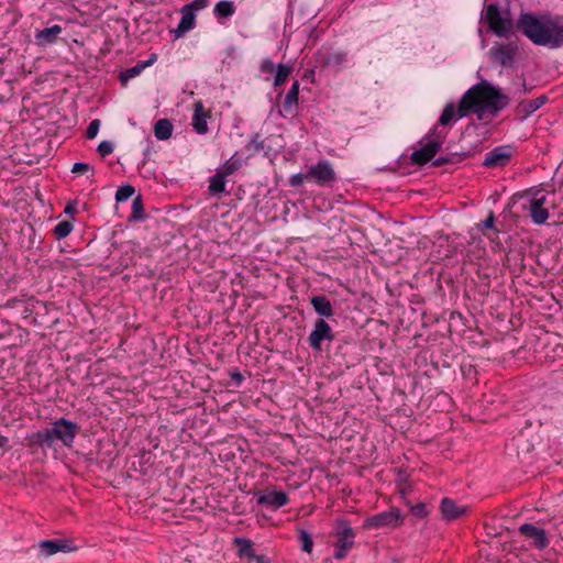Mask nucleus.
<instances>
[{
  "label": "nucleus",
  "mask_w": 563,
  "mask_h": 563,
  "mask_svg": "<svg viewBox=\"0 0 563 563\" xmlns=\"http://www.w3.org/2000/svg\"><path fill=\"white\" fill-rule=\"evenodd\" d=\"M516 27L536 45L550 48L563 46V25L550 14L538 16L531 12H522Z\"/></svg>",
  "instance_id": "f257e3e1"
},
{
  "label": "nucleus",
  "mask_w": 563,
  "mask_h": 563,
  "mask_svg": "<svg viewBox=\"0 0 563 563\" xmlns=\"http://www.w3.org/2000/svg\"><path fill=\"white\" fill-rule=\"evenodd\" d=\"M80 430L81 427L77 422L59 418L51 422V427L27 434L24 438L25 446L29 448L32 454H36L38 450L45 453L46 450L54 448L56 442H60L66 448H71Z\"/></svg>",
  "instance_id": "f03ea898"
},
{
  "label": "nucleus",
  "mask_w": 563,
  "mask_h": 563,
  "mask_svg": "<svg viewBox=\"0 0 563 563\" xmlns=\"http://www.w3.org/2000/svg\"><path fill=\"white\" fill-rule=\"evenodd\" d=\"M487 30L499 37H507L515 27L509 10L501 11L498 3H489L483 16Z\"/></svg>",
  "instance_id": "7ed1b4c3"
},
{
  "label": "nucleus",
  "mask_w": 563,
  "mask_h": 563,
  "mask_svg": "<svg viewBox=\"0 0 563 563\" xmlns=\"http://www.w3.org/2000/svg\"><path fill=\"white\" fill-rule=\"evenodd\" d=\"M333 321L317 318L312 330L307 336V343L314 353L323 354L328 346H332L338 335L332 328Z\"/></svg>",
  "instance_id": "20e7f679"
},
{
  "label": "nucleus",
  "mask_w": 563,
  "mask_h": 563,
  "mask_svg": "<svg viewBox=\"0 0 563 563\" xmlns=\"http://www.w3.org/2000/svg\"><path fill=\"white\" fill-rule=\"evenodd\" d=\"M332 536L335 538L334 542V559L343 560L347 556L349 551L354 545L355 532L351 527L349 520L339 518L334 522Z\"/></svg>",
  "instance_id": "39448f33"
},
{
  "label": "nucleus",
  "mask_w": 563,
  "mask_h": 563,
  "mask_svg": "<svg viewBox=\"0 0 563 563\" xmlns=\"http://www.w3.org/2000/svg\"><path fill=\"white\" fill-rule=\"evenodd\" d=\"M475 89H478L479 97L485 100L486 107H488V112L492 117H495L510 102V98L507 95L503 93L499 88L495 87L487 80L476 84Z\"/></svg>",
  "instance_id": "423d86ee"
},
{
  "label": "nucleus",
  "mask_w": 563,
  "mask_h": 563,
  "mask_svg": "<svg viewBox=\"0 0 563 563\" xmlns=\"http://www.w3.org/2000/svg\"><path fill=\"white\" fill-rule=\"evenodd\" d=\"M486 112H488V107H486L485 100L479 97L478 89H475L474 85L462 96L457 104V115L464 118L474 113L478 120H483Z\"/></svg>",
  "instance_id": "0eeeda50"
},
{
  "label": "nucleus",
  "mask_w": 563,
  "mask_h": 563,
  "mask_svg": "<svg viewBox=\"0 0 563 563\" xmlns=\"http://www.w3.org/2000/svg\"><path fill=\"white\" fill-rule=\"evenodd\" d=\"M405 517L399 508L391 507L387 511H382L367 517L363 522V529L390 528L396 529L404 525Z\"/></svg>",
  "instance_id": "6e6552de"
},
{
  "label": "nucleus",
  "mask_w": 563,
  "mask_h": 563,
  "mask_svg": "<svg viewBox=\"0 0 563 563\" xmlns=\"http://www.w3.org/2000/svg\"><path fill=\"white\" fill-rule=\"evenodd\" d=\"M314 67L320 69L338 70L347 59V53L344 51H332L330 47L322 46L314 53Z\"/></svg>",
  "instance_id": "1a4fd4ad"
},
{
  "label": "nucleus",
  "mask_w": 563,
  "mask_h": 563,
  "mask_svg": "<svg viewBox=\"0 0 563 563\" xmlns=\"http://www.w3.org/2000/svg\"><path fill=\"white\" fill-rule=\"evenodd\" d=\"M308 176L320 187H332L336 181V173L328 159H319L309 166Z\"/></svg>",
  "instance_id": "9d476101"
},
{
  "label": "nucleus",
  "mask_w": 563,
  "mask_h": 563,
  "mask_svg": "<svg viewBox=\"0 0 563 563\" xmlns=\"http://www.w3.org/2000/svg\"><path fill=\"white\" fill-rule=\"evenodd\" d=\"M352 340L350 336H335V342L332 346H328L323 354L325 357L339 366L350 367V361L346 358L347 349L350 347Z\"/></svg>",
  "instance_id": "9b49d317"
},
{
  "label": "nucleus",
  "mask_w": 563,
  "mask_h": 563,
  "mask_svg": "<svg viewBox=\"0 0 563 563\" xmlns=\"http://www.w3.org/2000/svg\"><path fill=\"white\" fill-rule=\"evenodd\" d=\"M299 93H300V84L298 80H295L285 95V98L282 102V106L278 110V114L284 119H294L298 115L299 112Z\"/></svg>",
  "instance_id": "f8f14e48"
},
{
  "label": "nucleus",
  "mask_w": 563,
  "mask_h": 563,
  "mask_svg": "<svg viewBox=\"0 0 563 563\" xmlns=\"http://www.w3.org/2000/svg\"><path fill=\"white\" fill-rule=\"evenodd\" d=\"M514 151V146L511 145L496 146L486 154L482 165L486 168L505 167L511 161Z\"/></svg>",
  "instance_id": "ddd939ff"
},
{
  "label": "nucleus",
  "mask_w": 563,
  "mask_h": 563,
  "mask_svg": "<svg viewBox=\"0 0 563 563\" xmlns=\"http://www.w3.org/2000/svg\"><path fill=\"white\" fill-rule=\"evenodd\" d=\"M519 533L531 540V547L542 551L550 544V539L543 528L537 527L533 523H523L518 529Z\"/></svg>",
  "instance_id": "4468645a"
},
{
  "label": "nucleus",
  "mask_w": 563,
  "mask_h": 563,
  "mask_svg": "<svg viewBox=\"0 0 563 563\" xmlns=\"http://www.w3.org/2000/svg\"><path fill=\"white\" fill-rule=\"evenodd\" d=\"M517 46L512 43H495L490 48L489 54L494 62L504 67H512L515 64V56L517 54Z\"/></svg>",
  "instance_id": "2eb2a0df"
},
{
  "label": "nucleus",
  "mask_w": 563,
  "mask_h": 563,
  "mask_svg": "<svg viewBox=\"0 0 563 563\" xmlns=\"http://www.w3.org/2000/svg\"><path fill=\"white\" fill-rule=\"evenodd\" d=\"M309 302L318 318H324L328 321H336L334 301H332L327 295H313L309 297Z\"/></svg>",
  "instance_id": "dca6fc26"
},
{
  "label": "nucleus",
  "mask_w": 563,
  "mask_h": 563,
  "mask_svg": "<svg viewBox=\"0 0 563 563\" xmlns=\"http://www.w3.org/2000/svg\"><path fill=\"white\" fill-rule=\"evenodd\" d=\"M440 512L444 521H454L470 512L467 506H459L456 501L450 497H443L440 501Z\"/></svg>",
  "instance_id": "f3484780"
},
{
  "label": "nucleus",
  "mask_w": 563,
  "mask_h": 563,
  "mask_svg": "<svg viewBox=\"0 0 563 563\" xmlns=\"http://www.w3.org/2000/svg\"><path fill=\"white\" fill-rule=\"evenodd\" d=\"M439 151V142H427L419 150L412 152L410 159L415 165L424 166L434 158Z\"/></svg>",
  "instance_id": "a211bd4d"
},
{
  "label": "nucleus",
  "mask_w": 563,
  "mask_h": 563,
  "mask_svg": "<svg viewBox=\"0 0 563 563\" xmlns=\"http://www.w3.org/2000/svg\"><path fill=\"white\" fill-rule=\"evenodd\" d=\"M289 501L288 495L283 490H272L261 493L257 496V504L262 506H266L273 510L279 509L280 507L287 505Z\"/></svg>",
  "instance_id": "6ab92c4d"
},
{
  "label": "nucleus",
  "mask_w": 563,
  "mask_h": 563,
  "mask_svg": "<svg viewBox=\"0 0 563 563\" xmlns=\"http://www.w3.org/2000/svg\"><path fill=\"white\" fill-rule=\"evenodd\" d=\"M549 98L547 95H541L532 100H522L520 101L515 111L518 115V120L525 121L528 117L534 113L538 109H540L543 104L548 102Z\"/></svg>",
  "instance_id": "aec40b11"
},
{
  "label": "nucleus",
  "mask_w": 563,
  "mask_h": 563,
  "mask_svg": "<svg viewBox=\"0 0 563 563\" xmlns=\"http://www.w3.org/2000/svg\"><path fill=\"white\" fill-rule=\"evenodd\" d=\"M211 117L210 111H206L201 100L194 103L192 129L198 134H206L209 131L207 119Z\"/></svg>",
  "instance_id": "412c9836"
},
{
  "label": "nucleus",
  "mask_w": 563,
  "mask_h": 563,
  "mask_svg": "<svg viewBox=\"0 0 563 563\" xmlns=\"http://www.w3.org/2000/svg\"><path fill=\"white\" fill-rule=\"evenodd\" d=\"M41 551L45 555H54L58 552L68 553L74 550L70 545V541L66 539H47L42 540L38 543Z\"/></svg>",
  "instance_id": "4be33fe9"
},
{
  "label": "nucleus",
  "mask_w": 563,
  "mask_h": 563,
  "mask_svg": "<svg viewBox=\"0 0 563 563\" xmlns=\"http://www.w3.org/2000/svg\"><path fill=\"white\" fill-rule=\"evenodd\" d=\"M157 54L152 53L146 60H140L133 67L121 71L119 75V80L123 86L126 85L130 79L139 76L146 67L152 66L157 60Z\"/></svg>",
  "instance_id": "5701e85b"
},
{
  "label": "nucleus",
  "mask_w": 563,
  "mask_h": 563,
  "mask_svg": "<svg viewBox=\"0 0 563 563\" xmlns=\"http://www.w3.org/2000/svg\"><path fill=\"white\" fill-rule=\"evenodd\" d=\"M181 18L175 30L172 31L174 33L175 38L183 37L187 32L192 30L196 26V13L188 10L185 5L180 9Z\"/></svg>",
  "instance_id": "b1692460"
},
{
  "label": "nucleus",
  "mask_w": 563,
  "mask_h": 563,
  "mask_svg": "<svg viewBox=\"0 0 563 563\" xmlns=\"http://www.w3.org/2000/svg\"><path fill=\"white\" fill-rule=\"evenodd\" d=\"M63 27L58 24L38 30L35 33V43L38 46L52 45L57 42L58 35L62 33Z\"/></svg>",
  "instance_id": "393cba45"
},
{
  "label": "nucleus",
  "mask_w": 563,
  "mask_h": 563,
  "mask_svg": "<svg viewBox=\"0 0 563 563\" xmlns=\"http://www.w3.org/2000/svg\"><path fill=\"white\" fill-rule=\"evenodd\" d=\"M234 544L238 550V556L240 559H247L252 561L256 552L254 550V542L246 538H235Z\"/></svg>",
  "instance_id": "a878e982"
},
{
  "label": "nucleus",
  "mask_w": 563,
  "mask_h": 563,
  "mask_svg": "<svg viewBox=\"0 0 563 563\" xmlns=\"http://www.w3.org/2000/svg\"><path fill=\"white\" fill-rule=\"evenodd\" d=\"M236 7L233 1L221 0L216 3L213 8V14L219 22L227 20L235 13Z\"/></svg>",
  "instance_id": "bb28decb"
},
{
  "label": "nucleus",
  "mask_w": 563,
  "mask_h": 563,
  "mask_svg": "<svg viewBox=\"0 0 563 563\" xmlns=\"http://www.w3.org/2000/svg\"><path fill=\"white\" fill-rule=\"evenodd\" d=\"M173 123L168 119H159L154 124V135L159 141L168 140L173 134Z\"/></svg>",
  "instance_id": "cd10ccee"
},
{
  "label": "nucleus",
  "mask_w": 563,
  "mask_h": 563,
  "mask_svg": "<svg viewBox=\"0 0 563 563\" xmlns=\"http://www.w3.org/2000/svg\"><path fill=\"white\" fill-rule=\"evenodd\" d=\"M529 216L534 224H543L549 218V211L543 205L529 202Z\"/></svg>",
  "instance_id": "c85d7f7f"
},
{
  "label": "nucleus",
  "mask_w": 563,
  "mask_h": 563,
  "mask_svg": "<svg viewBox=\"0 0 563 563\" xmlns=\"http://www.w3.org/2000/svg\"><path fill=\"white\" fill-rule=\"evenodd\" d=\"M225 176H223L222 174L220 173H216L213 176L210 177L209 179V194L211 196H220L221 194H224L227 192V181H225Z\"/></svg>",
  "instance_id": "c756f323"
},
{
  "label": "nucleus",
  "mask_w": 563,
  "mask_h": 563,
  "mask_svg": "<svg viewBox=\"0 0 563 563\" xmlns=\"http://www.w3.org/2000/svg\"><path fill=\"white\" fill-rule=\"evenodd\" d=\"M146 218H147V214L144 209L143 197L141 195H139L133 199L132 211L129 217V221L130 222H132V221L139 222V221H144Z\"/></svg>",
  "instance_id": "7c9ffc66"
},
{
  "label": "nucleus",
  "mask_w": 563,
  "mask_h": 563,
  "mask_svg": "<svg viewBox=\"0 0 563 563\" xmlns=\"http://www.w3.org/2000/svg\"><path fill=\"white\" fill-rule=\"evenodd\" d=\"M294 67L288 64H278L275 70V77L273 86L275 88L280 87L286 84L289 75L292 73Z\"/></svg>",
  "instance_id": "2f4dec72"
},
{
  "label": "nucleus",
  "mask_w": 563,
  "mask_h": 563,
  "mask_svg": "<svg viewBox=\"0 0 563 563\" xmlns=\"http://www.w3.org/2000/svg\"><path fill=\"white\" fill-rule=\"evenodd\" d=\"M456 118H459L457 108H455V106L453 103H448L444 107V109L439 118L438 125H442V126L449 125Z\"/></svg>",
  "instance_id": "473e14b6"
},
{
  "label": "nucleus",
  "mask_w": 563,
  "mask_h": 563,
  "mask_svg": "<svg viewBox=\"0 0 563 563\" xmlns=\"http://www.w3.org/2000/svg\"><path fill=\"white\" fill-rule=\"evenodd\" d=\"M154 463L155 455L151 451H143L139 457V472L143 475H147Z\"/></svg>",
  "instance_id": "72a5a7b5"
},
{
  "label": "nucleus",
  "mask_w": 563,
  "mask_h": 563,
  "mask_svg": "<svg viewBox=\"0 0 563 563\" xmlns=\"http://www.w3.org/2000/svg\"><path fill=\"white\" fill-rule=\"evenodd\" d=\"M238 155V153H235L231 158H229L224 164L223 166L218 169L217 172L222 174L223 176L228 177L232 174H234L235 172H238L241 166H242V162L240 158H236L235 156Z\"/></svg>",
  "instance_id": "f704fd0d"
},
{
  "label": "nucleus",
  "mask_w": 563,
  "mask_h": 563,
  "mask_svg": "<svg viewBox=\"0 0 563 563\" xmlns=\"http://www.w3.org/2000/svg\"><path fill=\"white\" fill-rule=\"evenodd\" d=\"M73 228L74 225L71 220H63L54 227L53 234L56 240H63L70 234Z\"/></svg>",
  "instance_id": "c9c22d12"
},
{
  "label": "nucleus",
  "mask_w": 563,
  "mask_h": 563,
  "mask_svg": "<svg viewBox=\"0 0 563 563\" xmlns=\"http://www.w3.org/2000/svg\"><path fill=\"white\" fill-rule=\"evenodd\" d=\"M298 540L300 542V549L302 552L311 553L313 548V540L311 534L305 530L300 529L298 531Z\"/></svg>",
  "instance_id": "e433bc0d"
},
{
  "label": "nucleus",
  "mask_w": 563,
  "mask_h": 563,
  "mask_svg": "<svg viewBox=\"0 0 563 563\" xmlns=\"http://www.w3.org/2000/svg\"><path fill=\"white\" fill-rule=\"evenodd\" d=\"M410 508V514L418 519H426L430 515V509L426 503H418L412 505L410 501L407 503Z\"/></svg>",
  "instance_id": "4c0bfd02"
},
{
  "label": "nucleus",
  "mask_w": 563,
  "mask_h": 563,
  "mask_svg": "<svg viewBox=\"0 0 563 563\" xmlns=\"http://www.w3.org/2000/svg\"><path fill=\"white\" fill-rule=\"evenodd\" d=\"M135 194V188L130 184L120 186L115 192V201L124 202Z\"/></svg>",
  "instance_id": "58836bf2"
},
{
  "label": "nucleus",
  "mask_w": 563,
  "mask_h": 563,
  "mask_svg": "<svg viewBox=\"0 0 563 563\" xmlns=\"http://www.w3.org/2000/svg\"><path fill=\"white\" fill-rule=\"evenodd\" d=\"M71 173L73 174H76V175H85L87 173H90V175L88 176V178L90 177H93L95 176V169H93V166H91L90 164L88 163H81V162H77L73 165L71 167Z\"/></svg>",
  "instance_id": "ea45409f"
},
{
  "label": "nucleus",
  "mask_w": 563,
  "mask_h": 563,
  "mask_svg": "<svg viewBox=\"0 0 563 563\" xmlns=\"http://www.w3.org/2000/svg\"><path fill=\"white\" fill-rule=\"evenodd\" d=\"M448 136V131L442 129V130H439L438 129V125H435L428 134V139L429 141L428 142H439L440 144V148L442 147V144L444 142V140L446 139Z\"/></svg>",
  "instance_id": "a19ab883"
},
{
  "label": "nucleus",
  "mask_w": 563,
  "mask_h": 563,
  "mask_svg": "<svg viewBox=\"0 0 563 563\" xmlns=\"http://www.w3.org/2000/svg\"><path fill=\"white\" fill-rule=\"evenodd\" d=\"M461 373H462V376L464 379L466 380H476V376H477V369L475 367V365H473L472 363H465L463 362L461 364Z\"/></svg>",
  "instance_id": "79ce46f5"
},
{
  "label": "nucleus",
  "mask_w": 563,
  "mask_h": 563,
  "mask_svg": "<svg viewBox=\"0 0 563 563\" xmlns=\"http://www.w3.org/2000/svg\"><path fill=\"white\" fill-rule=\"evenodd\" d=\"M496 217L493 211H489L486 219L477 224L478 230L485 234L486 230H493L495 232H499L495 227Z\"/></svg>",
  "instance_id": "37998d69"
},
{
  "label": "nucleus",
  "mask_w": 563,
  "mask_h": 563,
  "mask_svg": "<svg viewBox=\"0 0 563 563\" xmlns=\"http://www.w3.org/2000/svg\"><path fill=\"white\" fill-rule=\"evenodd\" d=\"M444 156L449 159H452V162H449V164L454 165L463 162L467 157L471 156L470 151H461V152H449L445 153Z\"/></svg>",
  "instance_id": "c03bdc74"
},
{
  "label": "nucleus",
  "mask_w": 563,
  "mask_h": 563,
  "mask_svg": "<svg viewBox=\"0 0 563 563\" xmlns=\"http://www.w3.org/2000/svg\"><path fill=\"white\" fill-rule=\"evenodd\" d=\"M253 147L254 153H258L264 148V141L260 140V133L255 132L251 135L250 142L246 144V150Z\"/></svg>",
  "instance_id": "a18cd8bd"
},
{
  "label": "nucleus",
  "mask_w": 563,
  "mask_h": 563,
  "mask_svg": "<svg viewBox=\"0 0 563 563\" xmlns=\"http://www.w3.org/2000/svg\"><path fill=\"white\" fill-rule=\"evenodd\" d=\"M305 180H310V176H308V170L305 174L298 173V174L292 175L288 179V184L291 187H299L303 184Z\"/></svg>",
  "instance_id": "49530a36"
},
{
  "label": "nucleus",
  "mask_w": 563,
  "mask_h": 563,
  "mask_svg": "<svg viewBox=\"0 0 563 563\" xmlns=\"http://www.w3.org/2000/svg\"><path fill=\"white\" fill-rule=\"evenodd\" d=\"M99 129H100V120L99 119L92 120L89 123V125L85 132L86 137L89 140L95 139L99 132Z\"/></svg>",
  "instance_id": "de8ad7c7"
},
{
  "label": "nucleus",
  "mask_w": 563,
  "mask_h": 563,
  "mask_svg": "<svg viewBox=\"0 0 563 563\" xmlns=\"http://www.w3.org/2000/svg\"><path fill=\"white\" fill-rule=\"evenodd\" d=\"M528 194H531V196H532L531 199L529 200V202H537V203L544 206L547 197L543 194L542 189H533L532 188L528 191Z\"/></svg>",
  "instance_id": "09e8293b"
},
{
  "label": "nucleus",
  "mask_w": 563,
  "mask_h": 563,
  "mask_svg": "<svg viewBox=\"0 0 563 563\" xmlns=\"http://www.w3.org/2000/svg\"><path fill=\"white\" fill-rule=\"evenodd\" d=\"M210 0H194L187 4H185L188 10L196 13L197 11H200L209 5Z\"/></svg>",
  "instance_id": "8fccbe9b"
},
{
  "label": "nucleus",
  "mask_w": 563,
  "mask_h": 563,
  "mask_svg": "<svg viewBox=\"0 0 563 563\" xmlns=\"http://www.w3.org/2000/svg\"><path fill=\"white\" fill-rule=\"evenodd\" d=\"M97 152L101 157H106L113 152V144L110 141H102L99 143Z\"/></svg>",
  "instance_id": "3c124183"
},
{
  "label": "nucleus",
  "mask_w": 563,
  "mask_h": 563,
  "mask_svg": "<svg viewBox=\"0 0 563 563\" xmlns=\"http://www.w3.org/2000/svg\"><path fill=\"white\" fill-rule=\"evenodd\" d=\"M277 66L274 64V62L271 58H265L262 60L260 65V69L264 74H273L275 73Z\"/></svg>",
  "instance_id": "603ef678"
},
{
  "label": "nucleus",
  "mask_w": 563,
  "mask_h": 563,
  "mask_svg": "<svg viewBox=\"0 0 563 563\" xmlns=\"http://www.w3.org/2000/svg\"><path fill=\"white\" fill-rule=\"evenodd\" d=\"M229 375L233 382V385L235 387H240L241 384L243 383L244 380V376L242 375V373L239 371V368L234 367V368H231L229 371Z\"/></svg>",
  "instance_id": "864d4df0"
},
{
  "label": "nucleus",
  "mask_w": 563,
  "mask_h": 563,
  "mask_svg": "<svg viewBox=\"0 0 563 563\" xmlns=\"http://www.w3.org/2000/svg\"><path fill=\"white\" fill-rule=\"evenodd\" d=\"M77 202L76 201H69L65 209H64V212L66 214H69L70 217H74L75 213H77ZM71 221H74V218H71Z\"/></svg>",
  "instance_id": "5fc2aeb1"
},
{
  "label": "nucleus",
  "mask_w": 563,
  "mask_h": 563,
  "mask_svg": "<svg viewBox=\"0 0 563 563\" xmlns=\"http://www.w3.org/2000/svg\"><path fill=\"white\" fill-rule=\"evenodd\" d=\"M314 68L316 67H312V68H307L302 76H301V79L302 80H309L310 82H314Z\"/></svg>",
  "instance_id": "6e6d98bb"
},
{
  "label": "nucleus",
  "mask_w": 563,
  "mask_h": 563,
  "mask_svg": "<svg viewBox=\"0 0 563 563\" xmlns=\"http://www.w3.org/2000/svg\"><path fill=\"white\" fill-rule=\"evenodd\" d=\"M431 162H432V166L440 167L443 165H448L449 162H452V159H449L444 155H441L438 158H433Z\"/></svg>",
  "instance_id": "4d7b16f0"
},
{
  "label": "nucleus",
  "mask_w": 563,
  "mask_h": 563,
  "mask_svg": "<svg viewBox=\"0 0 563 563\" xmlns=\"http://www.w3.org/2000/svg\"><path fill=\"white\" fill-rule=\"evenodd\" d=\"M252 561L255 563H271V559L264 554H255Z\"/></svg>",
  "instance_id": "13d9d810"
},
{
  "label": "nucleus",
  "mask_w": 563,
  "mask_h": 563,
  "mask_svg": "<svg viewBox=\"0 0 563 563\" xmlns=\"http://www.w3.org/2000/svg\"><path fill=\"white\" fill-rule=\"evenodd\" d=\"M0 449H10L9 439L0 433Z\"/></svg>",
  "instance_id": "bf43d9fd"
},
{
  "label": "nucleus",
  "mask_w": 563,
  "mask_h": 563,
  "mask_svg": "<svg viewBox=\"0 0 563 563\" xmlns=\"http://www.w3.org/2000/svg\"><path fill=\"white\" fill-rule=\"evenodd\" d=\"M530 90H531V89H530V88H528V87H527V85H526V82L523 81V82H522V91H523V92H530Z\"/></svg>",
  "instance_id": "052dcab7"
},
{
  "label": "nucleus",
  "mask_w": 563,
  "mask_h": 563,
  "mask_svg": "<svg viewBox=\"0 0 563 563\" xmlns=\"http://www.w3.org/2000/svg\"><path fill=\"white\" fill-rule=\"evenodd\" d=\"M5 59H7V57H5V56H0V64L4 63V62H5Z\"/></svg>",
  "instance_id": "680f3d73"
}]
</instances>
